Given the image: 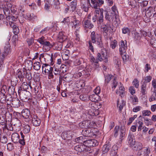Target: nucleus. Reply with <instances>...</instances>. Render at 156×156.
<instances>
[{"label":"nucleus","instance_id":"37","mask_svg":"<svg viewBox=\"0 0 156 156\" xmlns=\"http://www.w3.org/2000/svg\"><path fill=\"white\" fill-rule=\"evenodd\" d=\"M33 66L34 69L36 70H38L41 68L40 63L38 62H35L34 63Z\"/></svg>","mask_w":156,"mask_h":156},{"label":"nucleus","instance_id":"8","mask_svg":"<svg viewBox=\"0 0 156 156\" xmlns=\"http://www.w3.org/2000/svg\"><path fill=\"white\" fill-rule=\"evenodd\" d=\"M31 116L32 118V122L33 125L35 126H39L41 124V121L38 116L35 115H31Z\"/></svg>","mask_w":156,"mask_h":156},{"label":"nucleus","instance_id":"49","mask_svg":"<svg viewBox=\"0 0 156 156\" xmlns=\"http://www.w3.org/2000/svg\"><path fill=\"white\" fill-rule=\"evenodd\" d=\"M150 43L151 46L154 48H156V39L152 38L150 40Z\"/></svg>","mask_w":156,"mask_h":156},{"label":"nucleus","instance_id":"53","mask_svg":"<svg viewBox=\"0 0 156 156\" xmlns=\"http://www.w3.org/2000/svg\"><path fill=\"white\" fill-rule=\"evenodd\" d=\"M118 84V83L116 80V78H115L112 80V88L113 90H114L116 86H117Z\"/></svg>","mask_w":156,"mask_h":156},{"label":"nucleus","instance_id":"43","mask_svg":"<svg viewBox=\"0 0 156 156\" xmlns=\"http://www.w3.org/2000/svg\"><path fill=\"white\" fill-rule=\"evenodd\" d=\"M88 128H95L96 126V123L94 121H91L90 120H88Z\"/></svg>","mask_w":156,"mask_h":156},{"label":"nucleus","instance_id":"38","mask_svg":"<svg viewBox=\"0 0 156 156\" xmlns=\"http://www.w3.org/2000/svg\"><path fill=\"white\" fill-rule=\"evenodd\" d=\"M152 78V77L150 76H147L143 78L142 81L143 82H145L146 84L147 83H149L151 81Z\"/></svg>","mask_w":156,"mask_h":156},{"label":"nucleus","instance_id":"56","mask_svg":"<svg viewBox=\"0 0 156 156\" xmlns=\"http://www.w3.org/2000/svg\"><path fill=\"white\" fill-rule=\"evenodd\" d=\"M122 33L123 34H129L130 33V30L129 28L127 27H124L122 29Z\"/></svg>","mask_w":156,"mask_h":156},{"label":"nucleus","instance_id":"29","mask_svg":"<svg viewBox=\"0 0 156 156\" xmlns=\"http://www.w3.org/2000/svg\"><path fill=\"white\" fill-rule=\"evenodd\" d=\"M98 96L96 94H93L89 96V98L90 100L93 102H95L98 101Z\"/></svg>","mask_w":156,"mask_h":156},{"label":"nucleus","instance_id":"11","mask_svg":"<svg viewBox=\"0 0 156 156\" xmlns=\"http://www.w3.org/2000/svg\"><path fill=\"white\" fill-rule=\"evenodd\" d=\"M43 72H44L45 74L48 73L51 70H53V68L50 65L47 64H44L42 67Z\"/></svg>","mask_w":156,"mask_h":156},{"label":"nucleus","instance_id":"55","mask_svg":"<svg viewBox=\"0 0 156 156\" xmlns=\"http://www.w3.org/2000/svg\"><path fill=\"white\" fill-rule=\"evenodd\" d=\"M60 79L63 80V81L66 82H68L69 81V76L67 75H65L63 77H60L59 78Z\"/></svg>","mask_w":156,"mask_h":156},{"label":"nucleus","instance_id":"44","mask_svg":"<svg viewBox=\"0 0 156 156\" xmlns=\"http://www.w3.org/2000/svg\"><path fill=\"white\" fill-rule=\"evenodd\" d=\"M30 127L29 125H26L23 127V131L24 133H27L30 131Z\"/></svg>","mask_w":156,"mask_h":156},{"label":"nucleus","instance_id":"12","mask_svg":"<svg viewBox=\"0 0 156 156\" xmlns=\"http://www.w3.org/2000/svg\"><path fill=\"white\" fill-rule=\"evenodd\" d=\"M30 94L29 92L26 91L24 92H22L21 94H20V96L22 98V100L26 101L30 99Z\"/></svg>","mask_w":156,"mask_h":156},{"label":"nucleus","instance_id":"17","mask_svg":"<svg viewBox=\"0 0 156 156\" xmlns=\"http://www.w3.org/2000/svg\"><path fill=\"white\" fill-rule=\"evenodd\" d=\"M114 18H115L114 14L113 12L109 13L107 12L105 16V18L106 20L109 21H113Z\"/></svg>","mask_w":156,"mask_h":156},{"label":"nucleus","instance_id":"22","mask_svg":"<svg viewBox=\"0 0 156 156\" xmlns=\"http://www.w3.org/2000/svg\"><path fill=\"white\" fill-rule=\"evenodd\" d=\"M12 104L14 108H18L20 106V102L18 99L15 98L12 101Z\"/></svg>","mask_w":156,"mask_h":156},{"label":"nucleus","instance_id":"62","mask_svg":"<svg viewBox=\"0 0 156 156\" xmlns=\"http://www.w3.org/2000/svg\"><path fill=\"white\" fill-rule=\"evenodd\" d=\"M116 93L120 96L121 97H122L124 95L125 91H121V90H116Z\"/></svg>","mask_w":156,"mask_h":156},{"label":"nucleus","instance_id":"10","mask_svg":"<svg viewBox=\"0 0 156 156\" xmlns=\"http://www.w3.org/2000/svg\"><path fill=\"white\" fill-rule=\"evenodd\" d=\"M83 26L85 29H91L94 27V25L90 20H84L83 21Z\"/></svg>","mask_w":156,"mask_h":156},{"label":"nucleus","instance_id":"45","mask_svg":"<svg viewBox=\"0 0 156 156\" xmlns=\"http://www.w3.org/2000/svg\"><path fill=\"white\" fill-rule=\"evenodd\" d=\"M117 46V41L115 40L111 41L110 43V47L113 49H114Z\"/></svg>","mask_w":156,"mask_h":156},{"label":"nucleus","instance_id":"31","mask_svg":"<svg viewBox=\"0 0 156 156\" xmlns=\"http://www.w3.org/2000/svg\"><path fill=\"white\" fill-rule=\"evenodd\" d=\"M25 66L28 69H31L33 66V62L30 60H27L25 63Z\"/></svg>","mask_w":156,"mask_h":156},{"label":"nucleus","instance_id":"36","mask_svg":"<svg viewBox=\"0 0 156 156\" xmlns=\"http://www.w3.org/2000/svg\"><path fill=\"white\" fill-rule=\"evenodd\" d=\"M75 141L78 143L82 144L84 142L85 143L86 140H85V139L83 138V136H80L76 138Z\"/></svg>","mask_w":156,"mask_h":156},{"label":"nucleus","instance_id":"60","mask_svg":"<svg viewBox=\"0 0 156 156\" xmlns=\"http://www.w3.org/2000/svg\"><path fill=\"white\" fill-rule=\"evenodd\" d=\"M129 92L132 95H133L135 93V90L133 86H131L129 87Z\"/></svg>","mask_w":156,"mask_h":156},{"label":"nucleus","instance_id":"34","mask_svg":"<svg viewBox=\"0 0 156 156\" xmlns=\"http://www.w3.org/2000/svg\"><path fill=\"white\" fill-rule=\"evenodd\" d=\"M73 25L72 27L73 29H79V22L78 20H75L72 22Z\"/></svg>","mask_w":156,"mask_h":156},{"label":"nucleus","instance_id":"15","mask_svg":"<svg viewBox=\"0 0 156 156\" xmlns=\"http://www.w3.org/2000/svg\"><path fill=\"white\" fill-rule=\"evenodd\" d=\"M81 9L85 12H87L89 10L88 4L84 1H82L81 3Z\"/></svg>","mask_w":156,"mask_h":156},{"label":"nucleus","instance_id":"25","mask_svg":"<svg viewBox=\"0 0 156 156\" xmlns=\"http://www.w3.org/2000/svg\"><path fill=\"white\" fill-rule=\"evenodd\" d=\"M11 139L15 143H17L19 139V136L16 133H14L12 135Z\"/></svg>","mask_w":156,"mask_h":156},{"label":"nucleus","instance_id":"33","mask_svg":"<svg viewBox=\"0 0 156 156\" xmlns=\"http://www.w3.org/2000/svg\"><path fill=\"white\" fill-rule=\"evenodd\" d=\"M112 30L111 25L108 24H106L103 28L104 31L106 34H107L108 32Z\"/></svg>","mask_w":156,"mask_h":156},{"label":"nucleus","instance_id":"47","mask_svg":"<svg viewBox=\"0 0 156 156\" xmlns=\"http://www.w3.org/2000/svg\"><path fill=\"white\" fill-rule=\"evenodd\" d=\"M132 99V103L133 105H136L138 102V100L137 97L135 96L134 97H131Z\"/></svg>","mask_w":156,"mask_h":156},{"label":"nucleus","instance_id":"4","mask_svg":"<svg viewBox=\"0 0 156 156\" xmlns=\"http://www.w3.org/2000/svg\"><path fill=\"white\" fill-rule=\"evenodd\" d=\"M119 51L123 60L126 59V51L127 49V42L126 41H121L120 42Z\"/></svg>","mask_w":156,"mask_h":156},{"label":"nucleus","instance_id":"39","mask_svg":"<svg viewBox=\"0 0 156 156\" xmlns=\"http://www.w3.org/2000/svg\"><path fill=\"white\" fill-rule=\"evenodd\" d=\"M0 123L2 125L5 126H6V121L5 116H0Z\"/></svg>","mask_w":156,"mask_h":156},{"label":"nucleus","instance_id":"23","mask_svg":"<svg viewBox=\"0 0 156 156\" xmlns=\"http://www.w3.org/2000/svg\"><path fill=\"white\" fill-rule=\"evenodd\" d=\"M147 84L145 82H143L141 86V94L144 95L147 94Z\"/></svg>","mask_w":156,"mask_h":156},{"label":"nucleus","instance_id":"19","mask_svg":"<svg viewBox=\"0 0 156 156\" xmlns=\"http://www.w3.org/2000/svg\"><path fill=\"white\" fill-rule=\"evenodd\" d=\"M9 24L11 27L13 29V32L15 34H17L19 32V30L18 27L15 25L13 22H10L9 23Z\"/></svg>","mask_w":156,"mask_h":156},{"label":"nucleus","instance_id":"35","mask_svg":"<svg viewBox=\"0 0 156 156\" xmlns=\"http://www.w3.org/2000/svg\"><path fill=\"white\" fill-rule=\"evenodd\" d=\"M43 45V48H45L47 47H48L47 50H49L50 48H52V44H51L49 41H45Z\"/></svg>","mask_w":156,"mask_h":156},{"label":"nucleus","instance_id":"59","mask_svg":"<svg viewBox=\"0 0 156 156\" xmlns=\"http://www.w3.org/2000/svg\"><path fill=\"white\" fill-rule=\"evenodd\" d=\"M134 39L136 40H139L141 37V36L140 34L136 32H135L134 33Z\"/></svg>","mask_w":156,"mask_h":156},{"label":"nucleus","instance_id":"5","mask_svg":"<svg viewBox=\"0 0 156 156\" xmlns=\"http://www.w3.org/2000/svg\"><path fill=\"white\" fill-rule=\"evenodd\" d=\"M120 133V140L121 142L123 140L122 138L125 135V131L122 128L119 129V126H116L115 128L114 132V136L116 137L118 134L119 132Z\"/></svg>","mask_w":156,"mask_h":156},{"label":"nucleus","instance_id":"13","mask_svg":"<svg viewBox=\"0 0 156 156\" xmlns=\"http://www.w3.org/2000/svg\"><path fill=\"white\" fill-rule=\"evenodd\" d=\"M52 46L54 50L60 51L62 48V43L58 42L53 43Z\"/></svg>","mask_w":156,"mask_h":156},{"label":"nucleus","instance_id":"24","mask_svg":"<svg viewBox=\"0 0 156 156\" xmlns=\"http://www.w3.org/2000/svg\"><path fill=\"white\" fill-rule=\"evenodd\" d=\"M110 148V145L109 144H105L102 149V151L103 154H104L107 153Z\"/></svg>","mask_w":156,"mask_h":156},{"label":"nucleus","instance_id":"27","mask_svg":"<svg viewBox=\"0 0 156 156\" xmlns=\"http://www.w3.org/2000/svg\"><path fill=\"white\" fill-rule=\"evenodd\" d=\"M153 9L152 7H150L146 10L145 15L147 17H150L153 14Z\"/></svg>","mask_w":156,"mask_h":156},{"label":"nucleus","instance_id":"61","mask_svg":"<svg viewBox=\"0 0 156 156\" xmlns=\"http://www.w3.org/2000/svg\"><path fill=\"white\" fill-rule=\"evenodd\" d=\"M142 107L140 106H137L134 107L133 109V111L134 112H137L140 111Z\"/></svg>","mask_w":156,"mask_h":156},{"label":"nucleus","instance_id":"42","mask_svg":"<svg viewBox=\"0 0 156 156\" xmlns=\"http://www.w3.org/2000/svg\"><path fill=\"white\" fill-rule=\"evenodd\" d=\"M156 97V89L154 90L153 94H152L151 97V98L149 99L150 101L151 102L155 100L156 99L155 98Z\"/></svg>","mask_w":156,"mask_h":156},{"label":"nucleus","instance_id":"28","mask_svg":"<svg viewBox=\"0 0 156 156\" xmlns=\"http://www.w3.org/2000/svg\"><path fill=\"white\" fill-rule=\"evenodd\" d=\"M114 63L115 66L118 68L121 65V61L119 58L114 57L113 58Z\"/></svg>","mask_w":156,"mask_h":156},{"label":"nucleus","instance_id":"63","mask_svg":"<svg viewBox=\"0 0 156 156\" xmlns=\"http://www.w3.org/2000/svg\"><path fill=\"white\" fill-rule=\"evenodd\" d=\"M144 153L145 155H146L147 156H152L151 155H149V154L150 153V151L149 149L148 148H146L144 150V152H143Z\"/></svg>","mask_w":156,"mask_h":156},{"label":"nucleus","instance_id":"2","mask_svg":"<svg viewBox=\"0 0 156 156\" xmlns=\"http://www.w3.org/2000/svg\"><path fill=\"white\" fill-rule=\"evenodd\" d=\"M90 39L91 42L93 43H96L98 47L100 48L103 47V45L101 40V37L100 34L95 33L94 31H93L90 34Z\"/></svg>","mask_w":156,"mask_h":156},{"label":"nucleus","instance_id":"54","mask_svg":"<svg viewBox=\"0 0 156 156\" xmlns=\"http://www.w3.org/2000/svg\"><path fill=\"white\" fill-rule=\"evenodd\" d=\"M151 112L148 110H144L142 112V114L143 116H149L151 114Z\"/></svg>","mask_w":156,"mask_h":156},{"label":"nucleus","instance_id":"58","mask_svg":"<svg viewBox=\"0 0 156 156\" xmlns=\"http://www.w3.org/2000/svg\"><path fill=\"white\" fill-rule=\"evenodd\" d=\"M128 4L132 7H134L136 4V1L135 0H129Z\"/></svg>","mask_w":156,"mask_h":156},{"label":"nucleus","instance_id":"1","mask_svg":"<svg viewBox=\"0 0 156 156\" xmlns=\"http://www.w3.org/2000/svg\"><path fill=\"white\" fill-rule=\"evenodd\" d=\"M104 9H97L94 12V16L92 17V21L95 22L97 21L98 23L101 24L104 21Z\"/></svg>","mask_w":156,"mask_h":156},{"label":"nucleus","instance_id":"50","mask_svg":"<svg viewBox=\"0 0 156 156\" xmlns=\"http://www.w3.org/2000/svg\"><path fill=\"white\" fill-rule=\"evenodd\" d=\"M83 146L82 145H78L74 147V149L75 151L79 152H81L83 151L82 148Z\"/></svg>","mask_w":156,"mask_h":156},{"label":"nucleus","instance_id":"51","mask_svg":"<svg viewBox=\"0 0 156 156\" xmlns=\"http://www.w3.org/2000/svg\"><path fill=\"white\" fill-rule=\"evenodd\" d=\"M24 74H22L20 70H18L16 75L20 79V80H23L24 77Z\"/></svg>","mask_w":156,"mask_h":156},{"label":"nucleus","instance_id":"20","mask_svg":"<svg viewBox=\"0 0 156 156\" xmlns=\"http://www.w3.org/2000/svg\"><path fill=\"white\" fill-rule=\"evenodd\" d=\"M91 4H90V6L93 8L97 9H100L99 8L100 7L97 0H91Z\"/></svg>","mask_w":156,"mask_h":156},{"label":"nucleus","instance_id":"41","mask_svg":"<svg viewBox=\"0 0 156 156\" xmlns=\"http://www.w3.org/2000/svg\"><path fill=\"white\" fill-rule=\"evenodd\" d=\"M29 86L27 82H23L21 85L20 88L21 90H26L28 88Z\"/></svg>","mask_w":156,"mask_h":156},{"label":"nucleus","instance_id":"64","mask_svg":"<svg viewBox=\"0 0 156 156\" xmlns=\"http://www.w3.org/2000/svg\"><path fill=\"white\" fill-rule=\"evenodd\" d=\"M129 144L132 147L135 145V139L128 140Z\"/></svg>","mask_w":156,"mask_h":156},{"label":"nucleus","instance_id":"18","mask_svg":"<svg viewBox=\"0 0 156 156\" xmlns=\"http://www.w3.org/2000/svg\"><path fill=\"white\" fill-rule=\"evenodd\" d=\"M111 10L112 11V12H113L114 14L115 18V20H117L119 16V12L115 4L112 7Z\"/></svg>","mask_w":156,"mask_h":156},{"label":"nucleus","instance_id":"57","mask_svg":"<svg viewBox=\"0 0 156 156\" xmlns=\"http://www.w3.org/2000/svg\"><path fill=\"white\" fill-rule=\"evenodd\" d=\"M133 83L136 88H138L139 84V81L136 79L134 80L133 82Z\"/></svg>","mask_w":156,"mask_h":156},{"label":"nucleus","instance_id":"6","mask_svg":"<svg viewBox=\"0 0 156 156\" xmlns=\"http://www.w3.org/2000/svg\"><path fill=\"white\" fill-rule=\"evenodd\" d=\"M11 6V4L10 3L8 2L6 4H3L2 7H0L2 8L5 15L8 16L10 13L9 9Z\"/></svg>","mask_w":156,"mask_h":156},{"label":"nucleus","instance_id":"3","mask_svg":"<svg viewBox=\"0 0 156 156\" xmlns=\"http://www.w3.org/2000/svg\"><path fill=\"white\" fill-rule=\"evenodd\" d=\"M104 59L105 58H103L102 55L100 53H98L96 59L93 56H90V61L94 67L96 69L98 68L99 66L98 61H101Z\"/></svg>","mask_w":156,"mask_h":156},{"label":"nucleus","instance_id":"14","mask_svg":"<svg viewBox=\"0 0 156 156\" xmlns=\"http://www.w3.org/2000/svg\"><path fill=\"white\" fill-rule=\"evenodd\" d=\"M67 37L62 32H60L58 35V39L59 42L62 43L67 39Z\"/></svg>","mask_w":156,"mask_h":156},{"label":"nucleus","instance_id":"46","mask_svg":"<svg viewBox=\"0 0 156 156\" xmlns=\"http://www.w3.org/2000/svg\"><path fill=\"white\" fill-rule=\"evenodd\" d=\"M125 103L124 101H122V104H119V101H117V106L119 107V110L121 111L123 108V107L125 105Z\"/></svg>","mask_w":156,"mask_h":156},{"label":"nucleus","instance_id":"7","mask_svg":"<svg viewBox=\"0 0 156 156\" xmlns=\"http://www.w3.org/2000/svg\"><path fill=\"white\" fill-rule=\"evenodd\" d=\"M11 50L10 48V45L9 44H5V46L4 51L2 55V56L3 57V58H2V60H3V58H4L6 56L10 54L11 53Z\"/></svg>","mask_w":156,"mask_h":156},{"label":"nucleus","instance_id":"52","mask_svg":"<svg viewBox=\"0 0 156 156\" xmlns=\"http://www.w3.org/2000/svg\"><path fill=\"white\" fill-rule=\"evenodd\" d=\"M45 39L44 37L43 36H42L41 37L39 38L37 40V41L41 44L43 45L45 41Z\"/></svg>","mask_w":156,"mask_h":156},{"label":"nucleus","instance_id":"9","mask_svg":"<svg viewBox=\"0 0 156 156\" xmlns=\"http://www.w3.org/2000/svg\"><path fill=\"white\" fill-rule=\"evenodd\" d=\"M85 144L88 147H95L98 144V143L95 139H91L86 140Z\"/></svg>","mask_w":156,"mask_h":156},{"label":"nucleus","instance_id":"30","mask_svg":"<svg viewBox=\"0 0 156 156\" xmlns=\"http://www.w3.org/2000/svg\"><path fill=\"white\" fill-rule=\"evenodd\" d=\"M77 0H73L70 3V7L73 11H74L76 8L77 4Z\"/></svg>","mask_w":156,"mask_h":156},{"label":"nucleus","instance_id":"48","mask_svg":"<svg viewBox=\"0 0 156 156\" xmlns=\"http://www.w3.org/2000/svg\"><path fill=\"white\" fill-rule=\"evenodd\" d=\"M101 55H102L103 58H104L105 59L107 58V51L105 49H102L101 50Z\"/></svg>","mask_w":156,"mask_h":156},{"label":"nucleus","instance_id":"21","mask_svg":"<svg viewBox=\"0 0 156 156\" xmlns=\"http://www.w3.org/2000/svg\"><path fill=\"white\" fill-rule=\"evenodd\" d=\"M88 120H84L80 122L79 126L81 128L87 129L88 128Z\"/></svg>","mask_w":156,"mask_h":156},{"label":"nucleus","instance_id":"16","mask_svg":"<svg viewBox=\"0 0 156 156\" xmlns=\"http://www.w3.org/2000/svg\"><path fill=\"white\" fill-rule=\"evenodd\" d=\"M21 114L22 116L26 119L29 118L30 115V112L28 109H23L21 112Z\"/></svg>","mask_w":156,"mask_h":156},{"label":"nucleus","instance_id":"26","mask_svg":"<svg viewBox=\"0 0 156 156\" xmlns=\"http://www.w3.org/2000/svg\"><path fill=\"white\" fill-rule=\"evenodd\" d=\"M81 133L83 135L84 137H90L91 136L92 134V133H91L90 132H89V131L87 129H85L83 130Z\"/></svg>","mask_w":156,"mask_h":156},{"label":"nucleus","instance_id":"40","mask_svg":"<svg viewBox=\"0 0 156 156\" xmlns=\"http://www.w3.org/2000/svg\"><path fill=\"white\" fill-rule=\"evenodd\" d=\"M0 112L3 113H5V104L2 102H0Z\"/></svg>","mask_w":156,"mask_h":156},{"label":"nucleus","instance_id":"32","mask_svg":"<svg viewBox=\"0 0 156 156\" xmlns=\"http://www.w3.org/2000/svg\"><path fill=\"white\" fill-rule=\"evenodd\" d=\"M64 51V53L62 55V58H64L66 60L68 59L69 56L70 54L69 50L65 49Z\"/></svg>","mask_w":156,"mask_h":156}]
</instances>
